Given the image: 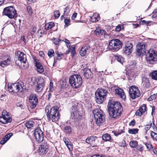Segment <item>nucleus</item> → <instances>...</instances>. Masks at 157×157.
Wrapping results in <instances>:
<instances>
[{"mask_svg":"<svg viewBox=\"0 0 157 157\" xmlns=\"http://www.w3.org/2000/svg\"><path fill=\"white\" fill-rule=\"evenodd\" d=\"M108 108L109 116L113 118H116L120 116L123 109L119 102L113 100L109 101Z\"/></svg>","mask_w":157,"mask_h":157,"instance_id":"f257e3e1","label":"nucleus"},{"mask_svg":"<svg viewBox=\"0 0 157 157\" xmlns=\"http://www.w3.org/2000/svg\"><path fill=\"white\" fill-rule=\"evenodd\" d=\"M8 86L9 91L13 93L19 92L23 93V91L26 89L23 82H22L13 84L9 83Z\"/></svg>","mask_w":157,"mask_h":157,"instance_id":"f03ea898","label":"nucleus"},{"mask_svg":"<svg viewBox=\"0 0 157 157\" xmlns=\"http://www.w3.org/2000/svg\"><path fill=\"white\" fill-rule=\"evenodd\" d=\"M82 79L79 75H74L70 76L69 78V83L73 88L79 87L82 84Z\"/></svg>","mask_w":157,"mask_h":157,"instance_id":"7ed1b4c3","label":"nucleus"},{"mask_svg":"<svg viewBox=\"0 0 157 157\" xmlns=\"http://www.w3.org/2000/svg\"><path fill=\"white\" fill-rule=\"evenodd\" d=\"M108 92L106 90L99 88L95 93V98L96 102L98 104L103 103L105 99V97Z\"/></svg>","mask_w":157,"mask_h":157,"instance_id":"20e7f679","label":"nucleus"},{"mask_svg":"<svg viewBox=\"0 0 157 157\" xmlns=\"http://www.w3.org/2000/svg\"><path fill=\"white\" fill-rule=\"evenodd\" d=\"M15 61L16 64L19 66L22 63L24 66L25 64H28L26 55L23 52L19 51L15 52Z\"/></svg>","mask_w":157,"mask_h":157,"instance_id":"39448f33","label":"nucleus"},{"mask_svg":"<svg viewBox=\"0 0 157 157\" xmlns=\"http://www.w3.org/2000/svg\"><path fill=\"white\" fill-rule=\"evenodd\" d=\"M93 113L97 124L98 126H101L105 121V115L104 113L101 110L98 109L93 110Z\"/></svg>","mask_w":157,"mask_h":157,"instance_id":"423d86ee","label":"nucleus"},{"mask_svg":"<svg viewBox=\"0 0 157 157\" xmlns=\"http://www.w3.org/2000/svg\"><path fill=\"white\" fill-rule=\"evenodd\" d=\"M121 47V42L118 39L111 40L108 46L109 49L113 52L118 51Z\"/></svg>","mask_w":157,"mask_h":157,"instance_id":"0eeeda50","label":"nucleus"},{"mask_svg":"<svg viewBox=\"0 0 157 157\" xmlns=\"http://www.w3.org/2000/svg\"><path fill=\"white\" fill-rule=\"evenodd\" d=\"M146 58L149 63H153V62L157 61V51L153 49H150L146 54Z\"/></svg>","mask_w":157,"mask_h":157,"instance_id":"6e6552de","label":"nucleus"},{"mask_svg":"<svg viewBox=\"0 0 157 157\" xmlns=\"http://www.w3.org/2000/svg\"><path fill=\"white\" fill-rule=\"evenodd\" d=\"M3 13L5 15L11 19L16 17V11L12 6L5 8L3 10Z\"/></svg>","mask_w":157,"mask_h":157,"instance_id":"1a4fd4ad","label":"nucleus"},{"mask_svg":"<svg viewBox=\"0 0 157 157\" xmlns=\"http://www.w3.org/2000/svg\"><path fill=\"white\" fill-rule=\"evenodd\" d=\"M50 115L52 122L57 121L60 117V114H59L58 108L56 107H53L51 108L50 112Z\"/></svg>","mask_w":157,"mask_h":157,"instance_id":"9d476101","label":"nucleus"},{"mask_svg":"<svg viewBox=\"0 0 157 157\" xmlns=\"http://www.w3.org/2000/svg\"><path fill=\"white\" fill-rule=\"evenodd\" d=\"M12 120L10 113L4 110L0 117V122L3 124L10 122Z\"/></svg>","mask_w":157,"mask_h":157,"instance_id":"9b49d317","label":"nucleus"},{"mask_svg":"<svg viewBox=\"0 0 157 157\" xmlns=\"http://www.w3.org/2000/svg\"><path fill=\"white\" fill-rule=\"evenodd\" d=\"M129 93L130 96L133 99H136L140 95V91L138 87L134 86L130 87Z\"/></svg>","mask_w":157,"mask_h":157,"instance_id":"f8f14e48","label":"nucleus"},{"mask_svg":"<svg viewBox=\"0 0 157 157\" xmlns=\"http://www.w3.org/2000/svg\"><path fill=\"white\" fill-rule=\"evenodd\" d=\"M145 45L144 42L139 43L136 46V54L139 56L145 53Z\"/></svg>","mask_w":157,"mask_h":157,"instance_id":"ddd939ff","label":"nucleus"},{"mask_svg":"<svg viewBox=\"0 0 157 157\" xmlns=\"http://www.w3.org/2000/svg\"><path fill=\"white\" fill-rule=\"evenodd\" d=\"M35 137L36 140L39 143L41 142L44 138L43 132L40 128H36L35 130Z\"/></svg>","mask_w":157,"mask_h":157,"instance_id":"4468645a","label":"nucleus"},{"mask_svg":"<svg viewBox=\"0 0 157 157\" xmlns=\"http://www.w3.org/2000/svg\"><path fill=\"white\" fill-rule=\"evenodd\" d=\"M132 47L133 45L132 43L129 42H127L122 50V53L126 56L129 55L132 51Z\"/></svg>","mask_w":157,"mask_h":157,"instance_id":"2eb2a0df","label":"nucleus"},{"mask_svg":"<svg viewBox=\"0 0 157 157\" xmlns=\"http://www.w3.org/2000/svg\"><path fill=\"white\" fill-rule=\"evenodd\" d=\"M29 106L32 109H34L37 104L38 99L35 95H31L29 98Z\"/></svg>","mask_w":157,"mask_h":157,"instance_id":"dca6fc26","label":"nucleus"},{"mask_svg":"<svg viewBox=\"0 0 157 157\" xmlns=\"http://www.w3.org/2000/svg\"><path fill=\"white\" fill-rule=\"evenodd\" d=\"M147 113V109L146 105L143 104L140 106L135 113L136 116H141L142 115H145Z\"/></svg>","mask_w":157,"mask_h":157,"instance_id":"f3484780","label":"nucleus"},{"mask_svg":"<svg viewBox=\"0 0 157 157\" xmlns=\"http://www.w3.org/2000/svg\"><path fill=\"white\" fill-rule=\"evenodd\" d=\"M37 83V86L36 90L38 93H39L41 92L43 89L44 86V80L42 78H40L38 80Z\"/></svg>","mask_w":157,"mask_h":157,"instance_id":"a211bd4d","label":"nucleus"},{"mask_svg":"<svg viewBox=\"0 0 157 157\" xmlns=\"http://www.w3.org/2000/svg\"><path fill=\"white\" fill-rule=\"evenodd\" d=\"M48 146L46 144H44L40 145L39 148V154L41 155L45 154L48 151Z\"/></svg>","mask_w":157,"mask_h":157,"instance_id":"6ab92c4d","label":"nucleus"},{"mask_svg":"<svg viewBox=\"0 0 157 157\" xmlns=\"http://www.w3.org/2000/svg\"><path fill=\"white\" fill-rule=\"evenodd\" d=\"M115 91L116 94H117L122 99L124 100L125 99V95L122 89L118 88L116 89Z\"/></svg>","mask_w":157,"mask_h":157,"instance_id":"aec40b11","label":"nucleus"},{"mask_svg":"<svg viewBox=\"0 0 157 157\" xmlns=\"http://www.w3.org/2000/svg\"><path fill=\"white\" fill-rule=\"evenodd\" d=\"M142 80V84L144 88H148L150 87V82L148 78L145 77H143Z\"/></svg>","mask_w":157,"mask_h":157,"instance_id":"412c9836","label":"nucleus"},{"mask_svg":"<svg viewBox=\"0 0 157 157\" xmlns=\"http://www.w3.org/2000/svg\"><path fill=\"white\" fill-rule=\"evenodd\" d=\"M97 137L96 136H90L88 137L86 140V143L90 144L92 146L95 145V141Z\"/></svg>","mask_w":157,"mask_h":157,"instance_id":"4be33fe9","label":"nucleus"},{"mask_svg":"<svg viewBox=\"0 0 157 157\" xmlns=\"http://www.w3.org/2000/svg\"><path fill=\"white\" fill-rule=\"evenodd\" d=\"M34 122L32 121H29L27 122L25 124L22 123L19 124L18 126L19 128H21V127L25 126L26 127V128H32L33 127L34 124Z\"/></svg>","mask_w":157,"mask_h":157,"instance_id":"5701e85b","label":"nucleus"},{"mask_svg":"<svg viewBox=\"0 0 157 157\" xmlns=\"http://www.w3.org/2000/svg\"><path fill=\"white\" fill-rule=\"evenodd\" d=\"M130 146L132 148L136 147L137 149L139 150H141L142 149V147H139L138 146V142L136 141H132L129 142Z\"/></svg>","mask_w":157,"mask_h":157,"instance_id":"b1692460","label":"nucleus"},{"mask_svg":"<svg viewBox=\"0 0 157 157\" xmlns=\"http://www.w3.org/2000/svg\"><path fill=\"white\" fill-rule=\"evenodd\" d=\"M83 71L84 76L87 79L91 77L92 73L90 69L85 68L83 69Z\"/></svg>","mask_w":157,"mask_h":157,"instance_id":"393cba45","label":"nucleus"},{"mask_svg":"<svg viewBox=\"0 0 157 157\" xmlns=\"http://www.w3.org/2000/svg\"><path fill=\"white\" fill-rule=\"evenodd\" d=\"M11 63L10 59L8 58L6 60L0 61V66L2 67L10 65Z\"/></svg>","mask_w":157,"mask_h":157,"instance_id":"a878e982","label":"nucleus"},{"mask_svg":"<svg viewBox=\"0 0 157 157\" xmlns=\"http://www.w3.org/2000/svg\"><path fill=\"white\" fill-rule=\"evenodd\" d=\"M12 136V134L11 133L5 135L4 137L0 141V144L3 145L8 141Z\"/></svg>","mask_w":157,"mask_h":157,"instance_id":"bb28decb","label":"nucleus"},{"mask_svg":"<svg viewBox=\"0 0 157 157\" xmlns=\"http://www.w3.org/2000/svg\"><path fill=\"white\" fill-rule=\"evenodd\" d=\"M35 64L38 72L41 73L44 71V69L43 66L39 62L36 61Z\"/></svg>","mask_w":157,"mask_h":157,"instance_id":"cd10ccee","label":"nucleus"},{"mask_svg":"<svg viewBox=\"0 0 157 157\" xmlns=\"http://www.w3.org/2000/svg\"><path fill=\"white\" fill-rule=\"evenodd\" d=\"M63 141L69 150L71 151L72 150V146L69 139L67 138H63Z\"/></svg>","mask_w":157,"mask_h":157,"instance_id":"c85d7f7f","label":"nucleus"},{"mask_svg":"<svg viewBox=\"0 0 157 157\" xmlns=\"http://www.w3.org/2000/svg\"><path fill=\"white\" fill-rule=\"evenodd\" d=\"M99 20V15L97 13H95L91 17L90 20L92 22H95Z\"/></svg>","mask_w":157,"mask_h":157,"instance_id":"c756f323","label":"nucleus"},{"mask_svg":"<svg viewBox=\"0 0 157 157\" xmlns=\"http://www.w3.org/2000/svg\"><path fill=\"white\" fill-rule=\"evenodd\" d=\"M80 117V115L77 110H75L71 113V117L72 119L78 120Z\"/></svg>","mask_w":157,"mask_h":157,"instance_id":"7c9ffc66","label":"nucleus"},{"mask_svg":"<svg viewBox=\"0 0 157 157\" xmlns=\"http://www.w3.org/2000/svg\"><path fill=\"white\" fill-rule=\"evenodd\" d=\"M88 49V48L86 46L82 47L79 52L80 55L82 56H84L86 53L87 50Z\"/></svg>","mask_w":157,"mask_h":157,"instance_id":"2f4dec72","label":"nucleus"},{"mask_svg":"<svg viewBox=\"0 0 157 157\" xmlns=\"http://www.w3.org/2000/svg\"><path fill=\"white\" fill-rule=\"evenodd\" d=\"M55 24L54 23L52 22H50L48 23L45 24L44 26L45 29L46 30H48L51 29L54 27Z\"/></svg>","mask_w":157,"mask_h":157,"instance_id":"473e14b6","label":"nucleus"},{"mask_svg":"<svg viewBox=\"0 0 157 157\" xmlns=\"http://www.w3.org/2000/svg\"><path fill=\"white\" fill-rule=\"evenodd\" d=\"M102 139L105 141H109L110 140L111 137L108 134L105 133L103 135Z\"/></svg>","mask_w":157,"mask_h":157,"instance_id":"72a5a7b5","label":"nucleus"},{"mask_svg":"<svg viewBox=\"0 0 157 157\" xmlns=\"http://www.w3.org/2000/svg\"><path fill=\"white\" fill-rule=\"evenodd\" d=\"M57 56L56 57V59L58 60H60L64 57V55L62 53H59L58 52L56 53Z\"/></svg>","mask_w":157,"mask_h":157,"instance_id":"f704fd0d","label":"nucleus"},{"mask_svg":"<svg viewBox=\"0 0 157 157\" xmlns=\"http://www.w3.org/2000/svg\"><path fill=\"white\" fill-rule=\"evenodd\" d=\"M115 58L117 60V61L121 63H123L124 59V58L121 56H116Z\"/></svg>","mask_w":157,"mask_h":157,"instance_id":"c9c22d12","label":"nucleus"},{"mask_svg":"<svg viewBox=\"0 0 157 157\" xmlns=\"http://www.w3.org/2000/svg\"><path fill=\"white\" fill-rule=\"evenodd\" d=\"M70 11V8L69 6H67L64 9V15L67 16Z\"/></svg>","mask_w":157,"mask_h":157,"instance_id":"e433bc0d","label":"nucleus"},{"mask_svg":"<svg viewBox=\"0 0 157 157\" xmlns=\"http://www.w3.org/2000/svg\"><path fill=\"white\" fill-rule=\"evenodd\" d=\"M49 108V106H46L45 108V111L46 113L48 120L49 121H50L51 120V117L48 113Z\"/></svg>","mask_w":157,"mask_h":157,"instance_id":"4c0bfd02","label":"nucleus"},{"mask_svg":"<svg viewBox=\"0 0 157 157\" xmlns=\"http://www.w3.org/2000/svg\"><path fill=\"white\" fill-rule=\"evenodd\" d=\"M151 77L152 79L157 80V71H154L152 72Z\"/></svg>","mask_w":157,"mask_h":157,"instance_id":"58836bf2","label":"nucleus"},{"mask_svg":"<svg viewBox=\"0 0 157 157\" xmlns=\"http://www.w3.org/2000/svg\"><path fill=\"white\" fill-rule=\"evenodd\" d=\"M156 124L153 121L152 122L151 121L149 122L146 125V126H148V127H147L146 128H155L156 127Z\"/></svg>","mask_w":157,"mask_h":157,"instance_id":"ea45409f","label":"nucleus"},{"mask_svg":"<svg viewBox=\"0 0 157 157\" xmlns=\"http://www.w3.org/2000/svg\"><path fill=\"white\" fill-rule=\"evenodd\" d=\"M48 55L50 58L53 56L54 55V50L52 49L49 50L48 51Z\"/></svg>","mask_w":157,"mask_h":157,"instance_id":"a19ab883","label":"nucleus"},{"mask_svg":"<svg viewBox=\"0 0 157 157\" xmlns=\"http://www.w3.org/2000/svg\"><path fill=\"white\" fill-rule=\"evenodd\" d=\"M128 132L130 134H135L137 133L138 132V129L135 128L131 129L128 130Z\"/></svg>","mask_w":157,"mask_h":157,"instance_id":"79ce46f5","label":"nucleus"},{"mask_svg":"<svg viewBox=\"0 0 157 157\" xmlns=\"http://www.w3.org/2000/svg\"><path fill=\"white\" fill-rule=\"evenodd\" d=\"M26 9L27 10L29 15H31L33 13V10L31 7L29 6H26Z\"/></svg>","mask_w":157,"mask_h":157,"instance_id":"37998d69","label":"nucleus"},{"mask_svg":"<svg viewBox=\"0 0 157 157\" xmlns=\"http://www.w3.org/2000/svg\"><path fill=\"white\" fill-rule=\"evenodd\" d=\"M53 41L54 43L56 45H57L59 44V43L60 41H63V40H62L59 39V38H54Z\"/></svg>","mask_w":157,"mask_h":157,"instance_id":"c03bdc74","label":"nucleus"},{"mask_svg":"<svg viewBox=\"0 0 157 157\" xmlns=\"http://www.w3.org/2000/svg\"><path fill=\"white\" fill-rule=\"evenodd\" d=\"M54 16L56 18H58L60 16V13L58 10H56L54 12Z\"/></svg>","mask_w":157,"mask_h":157,"instance_id":"a18cd8bd","label":"nucleus"},{"mask_svg":"<svg viewBox=\"0 0 157 157\" xmlns=\"http://www.w3.org/2000/svg\"><path fill=\"white\" fill-rule=\"evenodd\" d=\"M100 31H101V29L99 28V27H98V28H96V29L94 31V34L97 35H100Z\"/></svg>","mask_w":157,"mask_h":157,"instance_id":"49530a36","label":"nucleus"},{"mask_svg":"<svg viewBox=\"0 0 157 157\" xmlns=\"http://www.w3.org/2000/svg\"><path fill=\"white\" fill-rule=\"evenodd\" d=\"M16 105L17 106L19 107L21 109H24L25 106L21 102H17L16 104Z\"/></svg>","mask_w":157,"mask_h":157,"instance_id":"de8ad7c7","label":"nucleus"},{"mask_svg":"<svg viewBox=\"0 0 157 157\" xmlns=\"http://www.w3.org/2000/svg\"><path fill=\"white\" fill-rule=\"evenodd\" d=\"M64 132L66 133L69 134L71 132V128H64Z\"/></svg>","mask_w":157,"mask_h":157,"instance_id":"09e8293b","label":"nucleus"},{"mask_svg":"<svg viewBox=\"0 0 157 157\" xmlns=\"http://www.w3.org/2000/svg\"><path fill=\"white\" fill-rule=\"evenodd\" d=\"M53 90V83L52 82H50L49 84V92H52Z\"/></svg>","mask_w":157,"mask_h":157,"instance_id":"8fccbe9b","label":"nucleus"},{"mask_svg":"<svg viewBox=\"0 0 157 157\" xmlns=\"http://www.w3.org/2000/svg\"><path fill=\"white\" fill-rule=\"evenodd\" d=\"M123 130H118V131H116L114 132V134L115 136H117L121 134L123 132Z\"/></svg>","mask_w":157,"mask_h":157,"instance_id":"3c124183","label":"nucleus"},{"mask_svg":"<svg viewBox=\"0 0 157 157\" xmlns=\"http://www.w3.org/2000/svg\"><path fill=\"white\" fill-rule=\"evenodd\" d=\"M71 21V20L70 19H65L64 20V23L65 24L67 25V26H68L70 25V22Z\"/></svg>","mask_w":157,"mask_h":157,"instance_id":"603ef678","label":"nucleus"},{"mask_svg":"<svg viewBox=\"0 0 157 157\" xmlns=\"http://www.w3.org/2000/svg\"><path fill=\"white\" fill-rule=\"evenodd\" d=\"M145 145L148 149L151 150L152 148V146L151 144L147 143Z\"/></svg>","mask_w":157,"mask_h":157,"instance_id":"864d4df0","label":"nucleus"},{"mask_svg":"<svg viewBox=\"0 0 157 157\" xmlns=\"http://www.w3.org/2000/svg\"><path fill=\"white\" fill-rule=\"evenodd\" d=\"M100 35H105L106 34V33L104 29H101L100 31Z\"/></svg>","mask_w":157,"mask_h":157,"instance_id":"5fc2aeb1","label":"nucleus"},{"mask_svg":"<svg viewBox=\"0 0 157 157\" xmlns=\"http://www.w3.org/2000/svg\"><path fill=\"white\" fill-rule=\"evenodd\" d=\"M71 55L73 57L75 55L76 52L75 50V48H72V50H71Z\"/></svg>","mask_w":157,"mask_h":157,"instance_id":"6e6d98bb","label":"nucleus"},{"mask_svg":"<svg viewBox=\"0 0 157 157\" xmlns=\"http://www.w3.org/2000/svg\"><path fill=\"white\" fill-rule=\"evenodd\" d=\"M153 15L152 17H155L157 16V9L155 10L152 13Z\"/></svg>","mask_w":157,"mask_h":157,"instance_id":"4d7b16f0","label":"nucleus"},{"mask_svg":"<svg viewBox=\"0 0 157 157\" xmlns=\"http://www.w3.org/2000/svg\"><path fill=\"white\" fill-rule=\"evenodd\" d=\"M129 65L130 66H132V67L133 68L135 65H136V62H135L133 61L130 62L129 63Z\"/></svg>","mask_w":157,"mask_h":157,"instance_id":"13d9d810","label":"nucleus"},{"mask_svg":"<svg viewBox=\"0 0 157 157\" xmlns=\"http://www.w3.org/2000/svg\"><path fill=\"white\" fill-rule=\"evenodd\" d=\"M90 157H105L103 155H100L98 154H95L91 156Z\"/></svg>","mask_w":157,"mask_h":157,"instance_id":"bf43d9fd","label":"nucleus"},{"mask_svg":"<svg viewBox=\"0 0 157 157\" xmlns=\"http://www.w3.org/2000/svg\"><path fill=\"white\" fill-rule=\"evenodd\" d=\"M135 125V121L134 120L132 121L129 123V125L132 127Z\"/></svg>","mask_w":157,"mask_h":157,"instance_id":"052dcab7","label":"nucleus"},{"mask_svg":"<svg viewBox=\"0 0 157 157\" xmlns=\"http://www.w3.org/2000/svg\"><path fill=\"white\" fill-rule=\"evenodd\" d=\"M77 13H73L72 17L71 19L72 20H74L76 17Z\"/></svg>","mask_w":157,"mask_h":157,"instance_id":"680f3d73","label":"nucleus"},{"mask_svg":"<svg viewBox=\"0 0 157 157\" xmlns=\"http://www.w3.org/2000/svg\"><path fill=\"white\" fill-rule=\"evenodd\" d=\"M116 31L117 32H119L121 30V27L120 25L117 26L116 28Z\"/></svg>","mask_w":157,"mask_h":157,"instance_id":"e2e57ef3","label":"nucleus"},{"mask_svg":"<svg viewBox=\"0 0 157 157\" xmlns=\"http://www.w3.org/2000/svg\"><path fill=\"white\" fill-rule=\"evenodd\" d=\"M65 40H63V41H64L66 43L67 47H68V45H69V44L70 43L69 40H68L67 39H65Z\"/></svg>","mask_w":157,"mask_h":157,"instance_id":"0e129e2a","label":"nucleus"},{"mask_svg":"<svg viewBox=\"0 0 157 157\" xmlns=\"http://www.w3.org/2000/svg\"><path fill=\"white\" fill-rule=\"evenodd\" d=\"M150 134L151 137H152L153 138L154 137V136H156V135L157 134L156 133L152 131H151V132Z\"/></svg>","mask_w":157,"mask_h":157,"instance_id":"69168bd1","label":"nucleus"},{"mask_svg":"<svg viewBox=\"0 0 157 157\" xmlns=\"http://www.w3.org/2000/svg\"><path fill=\"white\" fill-rule=\"evenodd\" d=\"M141 22H142V24H145V25L148 24L150 22L149 21H146L145 20L142 21Z\"/></svg>","mask_w":157,"mask_h":157,"instance_id":"338daca9","label":"nucleus"},{"mask_svg":"<svg viewBox=\"0 0 157 157\" xmlns=\"http://www.w3.org/2000/svg\"><path fill=\"white\" fill-rule=\"evenodd\" d=\"M156 97V95L155 94H154L153 95H151L150 96V98L152 100H153V99H155V98Z\"/></svg>","mask_w":157,"mask_h":157,"instance_id":"774afa93","label":"nucleus"}]
</instances>
